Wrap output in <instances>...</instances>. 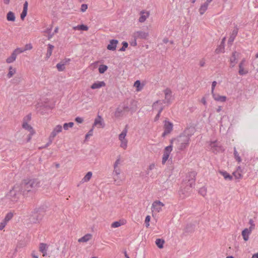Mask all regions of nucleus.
<instances>
[{"label": "nucleus", "instance_id": "f257e3e1", "mask_svg": "<svg viewBox=\"0 0 258 258\" xmlns=\"http://www.w3.org/2000/svg\"><path fill=\"white\" fill-rule=\"evenodd\" d=\"M40 186V181L38 179H26L21 183V191L24 196L32 195Z\"/></svg>", "mask_w": 258, "mask_h": 258}, {"label": "nucleus", "instance_id": "f03ea898", "mask_svg": "<svg viewBox=\"0 0 258 258\" xmlns=\"http://www.w3.org/2000/svg\"><path fill=\"white\" fill-rule=\"evenodd\" d=\"M196 175L197 173L194 171L189 172L186 175L184 180L186 187L184 189H181L179 191V195L181 198H184L188 196L190 188L195 186Z\"/></svg>", "mask_w": 258, "mask_h": 258}, {"label": "nucleus", "instance_id": "7ed1b4c3", "mask_svg": "<svg viewBox=\"0 0 258 258\" xmlns=\"http://www.w3.org/2000/svg\"><path fill=\"white\" fill-rule=\"evenodd\" d=\"M189 129L186 130L183 134L174 139L178 150L182 151L188 146L190 138L192 135L191 133L189 134Z\"/></svg>", "mask_w": 258, "mask_h": 258}, {"label": "nucleus", "instance_id": "20e7f679", "mask_svg": "<svg viewBox=\"0 0 258 258\" xmlns=\"http://www.w3.org/2000/svg\"><path fill=\"white\" fill-rule=\"evenodd\" d=\"M21 189L19 185H15L7 194V198L13 202H17L21 195Z\"/></svg>", "mask_w": 258, "mask_h": 258}, {"label": "nucleus", "instance_id": "39448f33", "mask_svg": "<svg viewBox=\"0 0 258 258\" xmlns=\"http://www.w3.org/2000/svg\"><path fill=\"white\" fill-rule=\"evenodd\" d=\"M136 107H129L127 105H123L122 107L117 108L115 115L116 116H120L124 115L126 112H131V113H133L136 111Z\"/></svg>", "mask_w": 258, "mask_h": 258}, {"label": "nucleus", "instance_id": "423d86ee", "mask_svg": "<svg viewBox=\"0 0 258 258\" xmlns=\"http://www.w3.org/2000/svg\"><path fill=\"white\" fill-rule=\"evenodd\" d=\"M165 206V205L160 201H155L153 202L151 206V211L152 214V216H155L157 214L160 212L162 210L163 207Z\"/></svg>", "mask_w": 258, "mask_h": 258}, {"label": "nucleus", "instance_id": "0eeeda50", "mask_svg": "<svg viewBox=\"0 0 258 258\" xmlns=\"http://www.w3.org/2000/svg\"><path fill=\"white\" fill-rule=\"evenodd\" d=\"M127 133L126 127L119 135L118 139L120 142V147L123 149H126L127 147V140L125 138Z\"/></svg>", "mask_w": 258, "mask_h": 258}, {"label": "nucleus", "instance_id": "6e6552de", "mask_svg": "<svg viewBox=\"0 0 258 258\" xmlns=\"http://www.w3.org/2000/svg\"><path fill=\"white\" fill-rule=\"evenodd\" d=\"M121 172L120 167L113 168L112 177L114 183L116 185H120L122 180L120 179L119 175Z\"/></svg>", "mask_w": 258, "mask_h": 258}, {"label": "nucleus", "instance_id": "1a4fd4ad", "mask_svg": "<svg viewBox=\"0 0 258 258\" xmlns=\"http://www.w3.org/2000/svg\"><path fill=\"white\" fill-rule=\"evenodd\" d=\"M153 109L154 110H157L158 113L155 117V121H157L159 119L160 114L163 109V107L162 105L161 101H157L153 104Z\"/></svg>", "mask_w": 258, "mask_h": 258}, {"label": "nucleus", "instance_id": "9d476101", "mask_svg": "<svg viewBox=\"0 0 258 258\" xmlns=\"http://www.w3.org/2000/svg\"><path fill=\"white\" fill-rule=\"evenodd\" d=\"M173 124L168 120H165L164 123V132L162 134V137H164L169 134L173 130Z\"/></svg>", "mask_w": 258, "mask_h": 258}, {"label": "nucleus", "instance_id": "9b49d317", "mask_svg": "<svg viewBox=\"0 0 258 258\" xmlns=\"http://www.w3.org/2000/svg\"><path fill=\"white\" fill-rule=\"evenodd\" d=\"M172 150V146L171 145L165 147L162 159V163L163 164H164L168 160Z\"/></svg>", "mask_w": 258, "mask_h": 258}, {"label": "nucleus", "instance_id": "f8f14e48", "mask_svg": "<svg viewBox=\"0 0 258 258\" xmlns=\"http://www.w3.org/2000/svg\"><path fill=\"white\" fill-rule=\"evenodd\" d=\"M149 36L148 32L143 31H138L133 33V36L135 39H145Z\"/></svg>", "mask_w": 258, "mask_h": 258}, {"label": "nucleus", "instance_id": "ddd939ff", "mask_svg": "<svg viewBox=\"0 0 258 258\" xmlns=\"http://www.w3.org/2000/svg\"><path fill=\"white\" fill-rule=\"evenodd\" d=\"M210 149L215 153H217L222 150L221 146H219L217 141L211 142L210 144Z\"/></svg>", "mask_w": 258, "mask_h": 258}, {"label": "nucleus", "instance_id": "4468645a", "mask_svg": "<svg viewBox=\"0 0 258 258\" xmlns=\"http://www.w3.org/2000/svg\"><path fill=\"white\" fill-rule=\"evenodd\" d=\"M62 131V126L60 125H56L52 130L49 136L51 139H54V138L57 136V134L61 133Z\"/></svg>", "mask_w": 258, "mask_h": 258}, {"label": "nucleus", "instance_id": "2eb2a0df", "mask_svg": "<svg viewBox=\"0 0 258 258\" xmlns=\"http://www.w3.org/2000/svg\"><path fill=\"white\" fill-rule=\"evenodd\" d=\"M150 15V11L146 10H142L140 12V17L139 22L144 23Z\"/></svg>", "mask_w": 258, "mask_h": 258}, {"label": "nucleus", "instance_id": "dca6fc26", "mask_svg": "<svg viewBox=\"0 0 258 258\" xmlns=\"http://www.w3.org/2000/svg\"><path fill=\"white\" fill-rule=\"evenodd\" d=\"M246 62V60L245 58L242 59L240 62L239 64V71L238 73L240 75L243 76L247 74L248 73V71L246 70H244V67L245 66V63Z\"/></svg>", "mask_w": 258, "mask_h": 258}, {"label": "nucleus", "instance_id": "f3484780", "mask_svg": "<svg viewBox=\"0 0 258 258\" xmlns=\"http://www.w3.org/2000/svg\"><path fill=\"white\" fill-rule=\"evenodd\" d=\"M165 94V99L164 102L169 103L172 99V92L170 89L167 88L164 91Z\"/></svg>", "mask_w": 258, "mask_h": 258}, {"label": "nucleus", "instance_id": "a211bd4d", "mask_svg": "<svg viewBox=\"0 0 258 258\" xmlns=\"http://www.w3.org/2000/svg\"><path fill=\"white\" fill-rule=\"evenodd\" d=\"M94 125H99L98 127L102 128H103L105 126V123L103 119L101 116L98 115L97 117L95 119Z\"/></svg>", "mask_w": 258, "mask_h": 258}, {"label": "nucleus", "instance_id": "6ab92c4d", "mask_svg": "<svg viewBox=\"0 0 258 258\" xmlns=\"http://www.w3.org/2000/svg\"><path fill=\"white\" fill-rule=\"evenodd\" d=\"M238 31V29L237 27H235L234 29L233 30L228 40V44H231L232 42L234 41L236 35H237Z\"/></svg>", "mask_w": 258, "mask_h": 258}, {"label": "nucleus", "instance_id": "aec40b11", "mask_svg": "<svg viewBox=\"0 0 258 258\" xmlns=\"http://www.w3.org/2000/svg\"><path fill=\"white\" fill-rule=\"evenodd\" d=\"M118 41L115 39H112L110 41L109 44L107 46V49L114 51L116 49Z\"/></svg>", "mask_w": 258, "mask_h": 258}, {"label": "nucleus", "instance_id": "412c9836", "mask_svg": "<svg viewBox=\"0 0 258 258\" xmlns=\"http://www.w3.org/2000/svg\"><path fill=\"white\" fill-rule=\"evenodd\" d=\"M104 86H105V83L104 81H97L91 85V88L92 89H97Z\"/></svg>", "mask_w": 258, "mask_h": 258}, {"label": "nucleus", "instance_id": "4be33fe9", "mask_svg": "<svg viewBox=\"0 0 258 258\" xmlns=\"http://www.w3.org/2000/svg\"><path fill=\"white\" fill-rule=\"evenodd\" d=\"M48 248V245L44 243H41L39 245L40 251L43 253V256H45L47 255V251Z\"/></svg>", "mask_w": 258, "mask_h": 258}, {"label": "nucleus", "instance_id": "5701e85b", "mask_svg": "<svg viewBox=\"0 0 258 258\" xmlns=\"http://www.w3.org/2000/svg\"><path fill=\"white\" fill-rule=\"evenodd\" d=\"M212 94L213 98L216 101L223 102L226 100V97L225 96H220L218 94L215 93L214 92L212 93Z\"/></svg>", "mask_w": 258, "mask_h": 258}, {"label": "nucleus", "instance_id": "b1692460", "mask_svg": "<svg viewBox=\"0 0 258 258\" xmlns=\"http://www.w3.org/2000/svg\"><path fill=\"white\" fill-rule=\"evenodd\" d=\"M251 232V229L248 228H245L242 231V236L243 237V239L245 241L248 240L249 238V235Z\"/></svg>", "mask_w": 258, "mask_h": 258}, {"label": "nucleus", "instance_id": "393cba45", "mask_svg": "<svg viewBox=\"0 0 258 258\" xmlns=\"http://www.w3.org/2000/svg\"><path fill=\"white\" fill-rule=\"evenodd\" d=\"M28 3L27 1H26L23 5V9L22 13L21 14V19L22 20H24L25 17L26 16L27 14V10H28Z\"/></svg>", "mask_w": 258, "mask_h": 258}, {"label": "nucleus", "instance_id": "a878e982", "mask_svg": "<svg viewBox=\"0 0 258 258\" xmlns=\"http://www.w3.org/2000/svg\"><path fill=\"white\" fill-rule=\"evenodd\" d=\"M209 4L210 3H208V2H206L201 6L199 9V12L201 15H203L207 10Z\"/></svg>", "mask_w": 258, "mask_h": 258}, {"label": "nucleus", "instance_id": "bb28decb", "mask_svg": "<svg viewBox=\"0 0 258 258\" xmlns=\"http://www.w3.org/2000/svg\"><path fill=\"white\" fill-rule=\"evenodd\" d=\"M92 235L91 234H87L78 240L79 242H86L92 238Z\"/></svg>", "mask_w": 258, "mask_h": 258}, {"label": "nucleus", "instance_id": "cd10ccee", "mask_svg": "<svg viewBox=\"0 0 258 258\" xmlns=\"http://www.w3.org/2000/svg\"><path fill=\"white\" fill-rule=\"evenodd\" d=\"M92 176V173L89 171L87 173L85 176L82 179L81 182L84 183L89 181L91 178Z\"/></svg>", "mask_w": 258, "mask_h": 258}, {"label": "nucleus", "instance_id": "c85d7f7f", "mask_svg": "<svg viewBox=\"0 0 258 258\" xmlns=\"http://www.w3.org/2000/svg\"><path fill=\"white\" fill-rule=\"evenodd\" d=\"M17 56L16 54L13 51L11 55L6 59L7 63H11L14 62L16 60Z\"/></svg>", "mask_w": 258, "mask_h": 258}, {"label": "nucleus", "instance_id": "c756f323", "mask_svg": "<svg viewBox=\"0 0 258 258\" xmlns=\"http://www.w3.org/2000/svg\"><path fill=\"white\" fill-rule=\"evenodd\" d=\"M7 19L9 21H15L16 17L14 13L11 11L9 12L7 15Z\"/></svg>", "mask_w": 258, "mask_h": 258}, {"label": "nucleus", "instance_id": "7c9ffc66", "mask_svg": "<svg viewBox=\"0 0 258 258\" xmlns=\"http://www.w3.org/2000/svg\"><path fill=\"white\" fill-rule=\"evenodd\" d=\"M236 52H233L232 53V57L230 58V63H231V67L232 68H233L235 64H236Z\"/></svg>", "mask_w": 258, "mask_h": 258}, {"label": "nucleus", "instance_id": "2f4dec72", "mask_svg": "<svg viewBox=\"0 0 258 258\" xmlns=\"http://www.w3.org/2000/svg\"><path fill=\"white\" fill-rule=\"evenodd\" d=\"M53 48H54L53 45H52L50 44H49L48 45V49H47V53L46 54V57L47 58H49L50 56L51 55Z\"/></svg>", "mask_w": 258, "mask_h": 258}, {"label": "nucleus", "instance_id": "473e14b6", "mask_svg": "<svg viewBox=\"0 0 258 258\" xmlns=\"http://www.w3.org/2000/svg\"><path fill=\"white\" fill-rule=\"evenodd\" d=\"M155 243L159 248H162L163 247L164 240L162 239L158 238L156 240Z\"/></svg>", "mask_w": 258, "mask_h": 258}, {"label": "nucleus", "instance_id": "72a5a7b5", "mask_svg": "<svg viewBox=\"0 0 258 258\" xmlns=\"http://www.w3.org/2000/svg\"><path fill=\"white\" fill-rule=\"evenodd\" d=\"M233 174L236 179H240L242 177L240 167H238L237 171L233 172Z\"/></svg>", "mask_w": 258, "mask_h": 258}, {"label": "nucleus", "instance_id": "f704fd0d", "mask_svg": "<svg viewBox=\"0 0 258 258\" xmlns=\"http://www.w3.org/2000/svg\"><path fill=\"white\" fill-rule=\"evenodd\" d=\"M23 127L25 128V130H28L31 133H33V128L31 127V125H30L27 122H24L23 124Z\"/></svg>", "mask_w": 258, "mask_h": 258}, {"label": "nucleus", "instance_id": "c9c22d12", "mask_svg": "<svg viewBox=\"0 0 258 258\" xmlns=\"http://www.w3.org/2000/svg\"><path fill=\"white\" fill-rule=\"evenodd\" d=\"M220 173L223 176L225 179L231 180L232 178V176L226 171H220Z\"/></svg>", "mask_w": 258, "mask_h": 258}, {"label": "nucleus", "instance_id": "e433bc0d", "mask_svg": "<svg viewBox=\"0 0 258 258\" xmlns=\"http://www.w3.org/2000/svg\"><path fill=\"white\" fill-rule=\"evenodd\" d=\"M74 122H70L69 123H64L63 125V128L64 130L67 131L69 128H72L74 126Z\"/></svg>", "mask_w": 258, "mask_h": 258}, {"label": "nucleus", "instance_id": "4c0bfd02", "mask_svg": "<svg viewBox=\"0 0 258 258\" xmlns=\"http://www.w3.org/2000/svg\"><path fill=\"white\" fill-rule=\"evenodd\" d=\"M108 69L106 65L101 64L99 67L98 71L100 74H103Z\"/></svg>", "mask_w": 258, "mask_h": 258}, {"label": "nucleus", "instance_id": "58836bf2", "mask_svg": "<svg viewBox=\"0 0 258 258\" xmlns=\"http://www.w3.org/2000/svg\"><path fill=\"white\" fill-rule=\"evenodd\" d=\"M16 73L15 69H13L12 67H9V72L7 75V77L8 78H11L14 75V74Z\"/></svg>", "mask_w": 258, "mask_h": 258}, {"label": "nucleus", "instance_id": "ea45409f", "mask_svg": "<svg viewBox=\"0 0 258 258\" xmlns=\"http://www.w3.org/2000/svg\"><path fill=\"white\" fill-rule=\"evenodd\" d=\"M13 213L12 212H9L6 215L4 220L8 223L13 218Z\"/></svg>", "mask_w": 258, "mask_h": 258}, {"label": "nucleus", "instance_id": "a19ab883", "mask_svg": "<svg viewBox=\"0 0 258 258\" xmlns=\"http://www.w3.org/2000/svg\"><path fill=\"white\" fill-rule=\"evenodd\" d=\"M57 69L58 70V71H63L65 70V66H64L62 63H61L60 62L59 63H58L57 64H56V66Z\"/></svg>", "mask_w": 258, "mask_h": 258}, {"label": "nucleus", "instance_id": "79ce46f5", "mask_svg": "<svg viewBox=\"0 0 258 258\" xmlns=\"http://www.w3.org/2000/svg\"><path fill=\"white\" fill-rule=\"evenodd\" d=\"M234 157H235V159L238 162H240L241 161V158L239 156V154L237 152V151H236V149L235 148H234Z\"/></svg>", "mask_w": 258, "mask_h": 258}, {"label": "nucleus", "instance_id": "37998d69", "mask_svg": "<svg viewBox=\"0 0 258 258\" xmlns=\"http://www.w3.org/2000/svg\"><path fill=\"white\" fill-rule=\"evenodd\" d=\"M120 163H121L120 157V156H118L117 157L116 161H115V162L113 164V168L119 167V165H120Z\"/></svg>", "mask_w": 258, "mask_h": 258}, {"label": "nucleus", "instance_id": "c03bdc74", "mask_svg": "<svg viewBox=\"0 0 258 258\" xmlns=\"http://www.w3.org/2000/svg\"><path fill=\"white\" fill-rule=\"evenodd\" d=\"M199 192L202 196L204 197L207 194V188L203 186L200 188Z\"/></svg>", "mask_w": 258, "mask_h": 258}, {"label": "nucleus", "instance_id": "a18cd8bd", "mask_svg": "<svg viewBox=\"0 0 258 258\" xmlns=\"http://www.w3.org/2000/svg\"><path fill=\"white\" fill-rule=\"evenodd\" d=\"M134 86L137 88V91H140L142 88V87H141V83L139 80H137L135 82Z\"/></svg>", "mask_w": 258, "mask_h": 258}, {"label": "nucleus", "instance_id": "49530a36", "mask_svg": "<svg viewBox=\"0 0 258 258\" xmlns=\"http://www.w3.org/2000/svg\"><path fill=\"white\" fill-rule=\"evenodd\" d=\"M123 224L121 223L120 221H115L112 223L111 227L112 228H117Z\"/></svg>", "mask_w": 258, "mask_h": 258}, {"label": "nucleus", "instance_id": "de8ad7c7", "mask_svg": "<svg viewBox=\"0 0 258 258\" xmlns=\"http://www.w3.org/2000/svg\"><path fill=\"white\" fill-rule=\"evenodd\" d=\"M25 51H26V49H25V48H17L16 49H15L13 51L17 55L18 54L24 52Z\"/></svg>", "mask_w": 258, "mask_h": 258}, {"label": "nucleus", "instance_id": "09e8293b", "mask_svg": "<svg viewBox=\"0 0 258 258\" xmlns=\"http://www.w3.org/2000/svg\"><path fill=\"white\" fill-rule=\"evenodd\" d=\"M151 219V217L149 215H147L145 218V223L146 224V226L147 227H149L150 226V221Z\"/></svg>", "mask_w": 258, "mask_h": 258}, {"label": "nucleus", "instance_id": "8fccbe9b", "mask_svg": "<svg viewBox=\"0 0 258 258\" xmlns=\"http://www.w3.org/2000/svg\"><path fill=\"white\" fill-rule=\"evenodd\" d=\"M127 46H128L127 42H126L125 41H123L122 42V47L120 48L119 51H124L125 50V49L127 47Z\"/></svg>", "mask_w": 258, "mask_h": 258}, {"label": "nucleus", "instance_id": "3c124183", "mask_svg": "<svg viewBox=\"0 0 258 258\" xmlns=\"http://www.w3.org/2000/svg\"><path fill=\"white\" fill-rule=\"evenodd\" d=\"M7 224V222L4 220L0 223V230H2Z\"/></svg>", "mask_w": 258, "mask_h": 258}, {"label": "nucleus", "instance_id": "603ef678", "mask_svg": "<svg viewBox=\"0 0 258 258\" xmlns=\"http://www.w3.org/2000/svg\"><path fill=\"white\" fill-rule=\"evenodd\" d=\"M71 61V59L69 58H65L63 60H62L60 62L62 63L64 66H66L67 64L69 63Z\"/></svg>", "mask_w": 258, "mask_h": 258}, {"label": "nucleus", "instance_id": "864d4df0", "mask_svg": "<svg viewBox=\"0 0 258 258\" xmlns=\"http://www.w3.org/2000/svg\"><path fill=\"white\" fill-rule=\"evenodd\" d=\"M88 8V6L86 4H82L81 7V11L82 12H84L86 11Z\"/></svg>", "mask_w": 258, "mask_h": 258}, {"label": "nucleus", "instance_id": "5fc2aeb1", "mask_svg": "<svg viewBox=\"0 0 258 258\" xmlns=\"http://www.w3.org/2000/svg\"><path fill=\"white\" fill-rule=\"evenodd\" d=\"M155 167V164L154 163H152L151 164L149 167H148V173L147 174H149V171L150 170H153V169H154Z\"/></svg>", "mask_w": 258, "mask_h": 258}, {"label": "nucleus", "instance_id": "6e6d98bb", "mask_svg": "<svg viewBox=\"0 0 258 258\" xmlns=\"http://www.w3.org/2000/svg\"><path fill=\"white\" fill-rule=\"evenodd\" d=\"M84 119L82 117H77L76 118H75V121L79 123H81L83 122Z\"/></svg>", "mask_w": 258, "mask_h": 258}, {"label": "nucleus", "instance_id": "4d7b16f0", "mask_svg": "<svg viewBox=\"0 0 258 258\" xmlns=\"http://www.w3.org/2000/svg\"><path fill=\"white\" fill-rule=\"evenodd\" d=\"M80 30H83V31H87L88 30V27L86 26V25H80Z\"/></svg>", "mask_w": 258, "mask_h": 258}, {"label": "nucleus", "instance_id": "13d9d810", "mask_svg": "<svg viewBox=\"0 0 258 258\" xmlns=\"http://www.w3.org/2000/svg\"><path fill=\"white\" fill-rule=\"evenodd\" d=\"M217 85V82L216 81H213L212 82V89H211V93H214V89H215V86H216Z\"/></svg>", "mask_w": 258, "mask_h": 258}, {"label": "nucleus", "instance_id": "bf43d9fd", "mask_svg": "<svg viewBox=\"0 0 258 258\" xmlns=\"http://www.w3.org/2000/svg\"><path fill=\"white\" fill-rule=\"evenodd\" d=\"M249 224L250 225V227L249 229H252L254 228V224L253 223V221L252 219H250L249 221Z\"/></svg>", "mask_w": 258, "mask_h": 258}, {"label": "nucleus", "instance_id": "052dcab7", "mask_svg": "<svg viewBox=\"0 0 258 258\" xmlns=\"http://www.w3.org/2000/svg\"><path fill=\"white\" fill-rule=\"evenodd\" d=\"M93 135V129L90 130L89 132L86 135V139H87L90 136H92Z\"/></svg>", "mask_w": 258, "mask_h": 258}, {"label": "nucleus", "instance_id": "680f3d73", "mask_svg": "<svg viewBox=\"0 0 258 258\" xmlns=\"http://www.w3.org/2000/svg\"><path fill=\"white\" fill-rule=\"evenodd\" d=\"M48 140H49L48 142L45 145L44 148H46V147L49 146L52 143V141L53 140V139H50V136H49Z\"/></svg>", "mask_w": 258, "mask_h": 258}, {"label": "nucleus", "instance_id": "e2e57ef3", "mask_svg": "<svg viewBox=\"0 0 258 258\" xmlns=\"http://www.w3.org/2000/svg\"><path fill=\"white\" fill-rule=\"evenodd\" d=\"M137 39L134 38V40L130 43L131 45L133 46H136L137 44Z\"/></svg>", "mask_w": 258, "mask_h": 258}, {"label": "nucleus", "instance_id": "0e129e2a", "mask_svg": "<svg viewBox=\"0 0 258 258\" xmlns=\"http://www.w3.org/2000/svg\"><path fill=\"white\" fill-rule=\"evenodd\" d=\"M199 64H200V67H204L205 66V60L204 59L201 60L200 61Z\"/></svg>", "mask_w": 258, "mask_h": 258}, {"label": "nucleus", "instance_id": "69168bd1", "mask_svg": "<svg viewBox=\"0 0 258 258\" xmlns=\"http://www.w3.org/2000/svg\"><path fill=\"white\" fill-rule=\"evenodd\" d=\"M32 48V46L31 44H29L26 45L25 49H26V50H30V49H31Z\"/></svg>", "mask_w": 258, "mask_h": 258}, {"label": "nucleus", "instance_id": "338daca9", "mask_svg": "<svg viewBox=\"0 0 258 258\" xmlns=\"http://www.w3.org/2000/svg\"><path fill=\"white\" fill-rule=\"evenodd\" d=\"M201 102L204 105H207V101L205 97H203L201 99Z\"/></svg>", "mask_w": 258, "mask_h": 258}, {"label": "nucleus", "instance_id": "774afa93", "mask_svg": "<svg viewBox=\"0 0 258 258\" xmlns=\"http://www.w3.org/2000/svg\"><path fill=\"white\" fill-rule=\"evenodd\" d=\"M52 27L51 26L50 28H47L45 31V32L49 34L51 33V31L52 30Z\"/></svg>", "mask_w": 258, "mask_h": 258}]
</instances>
